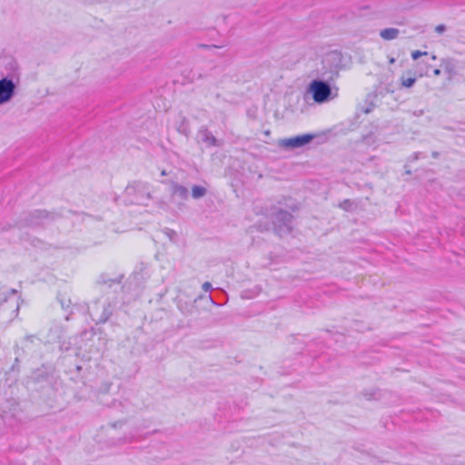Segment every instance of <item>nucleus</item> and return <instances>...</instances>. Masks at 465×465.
I'll return each instance as SVG.
<instances>
[{
	"mask_svg": "<svg viewBox=\"0 0 465 465\" xmlns=\"http://www.w3.org/2000/svg\"><path fill=\"white\" fill-rule=\"evenodd\" d=\"M384 90L389 93V92H392V90L389 87V86H385L384 87Z\"/></svg>",
	"mask_w": 465,
	"mask_h": 465,
	"instance_id": "nucleus-29",
	"label": "nucleus"
},
{
	"mask_svg": "<svg viewBox=\"0 0 465 465\" xmlns=\"http://www.w3.org/2000/svg\"><path fill=\"white\" fill-rule=\"evenodd\" d=\"M7 299H8V296L6 295V296H5L2 301H0V304H1L2 302H6V301H7Z\"/></svg>",
	"mask_w": 465,
	"mask_h": 465,
	"instance_id": "nucleus-31",
	"label": "nucleus"
},
{
	"mask_svg": "<svg viewBox=\"0 0 465 465\" xmlns=\"http://www.w3.org/2000/svg\"><path fill=\"white\" fill-rule=\"evenodd\" d=\"M411 114L415 117H420L424 114V111L422 109L415 110L411 112Z\"/></svg>",
	"mask_w": 465,
	"mask_h": 465,
	"instance_id": "nucleus-21",
	"label": "nucleus"
},
{
	"mask_svg": "<svg viewBox=\"0 0 465 465\" xmlns=\"http://www.w3.org/2000/svg\"><path fill=\"white\" fill-rule=\"evenodd\" d=\"M292 214L285 210L277 209L272 213V223L276 233L280 236L288 234L292 230Z\"/></svg>",
	"mask_w": 465,
	"mask_h": 465,
	"instance_id": "nucleus-5",
	"label": "nucleus"
},
{
	"mask_svg": "<svg viewBox=\"0 0 465 465\" xmlns=\"http://www.w3.org/2000/svg\"><path fill=\"white\" fill-rule=\"evenodd\" d=\"M435 31L439 34H442L446 31V26L444 25H439L435 27Z\"/></svg>",
	"mask_w": 465,
	"mask_h": 465,
	"instance_id": "nucleus-20",
	"label": "nucleus"
},
{
	"mask_svg": "<svg viewBox=\"0 0 465 465\" xmlns=\"http://www.w3.org/2000/svg\"><path fill=\"white\" fill-rule=\"evenodd\" d=\"M399 34V29L393 27L386 28L380 32L381 37L384 40H393L398 37Z\"/></svg>",
	"mask_w": 465,
	"mask_h": 465,
	"instance_id": "nucleus-11",
	"label": "nucleus"
},
{
	"mask_svg": "<svg viewBox=\"0 0 465 465\" xmlns=\"http://www.w3.org/2000/svg\"><path fill=\"white\" fill-rule=\"evenodd\" d=\"M202 287H203V290L204 292H210V291L213 289L212 284H211V282H205L203 284V286H202Z\"/></svg>",
	"mask_w": 465,
	"mask_h": 465,
	"instance_id": "nucleus-19",
	"label": "nucleus"
},
{
	"mask_svg": "<svg viewBox=\"0 0 465 465\" xmlns=\"http://www.w3.org/2000/svg\"><path fill=\"white\" fill-rule=\"evenodd\" d=\"M5 422L4 420V417L0 415V427L2 426V424Z\"/></svg>",
	"mask_w": 465,
	"mask_h": 465,
	"instance_id": "nucleus-30",
	"label": "nucleus"
},
{
	"mask_svg": "<svg viewBox=\"0 0 465 465\" xmlns=\"http://www.w3.org/2000/svg\"><path fill=\"white\" fill-rule=\"evenodd\" d=\"M166 234L170 239H173V237L176 234L173 230L167 229Z\"/></svg>",
	"mask_w": 465,
	"mask_h": 465,
	"instance_id": "nucleus-23",
	"label": "nucleus"
},
{
	"mask_svg": "<svg viewBox=\"0 0 465 465\" xmlns=\"http://www.w3.org/2000/svg\"><path fill=\"white\" fill-rule=\"evenodd\" d=\"M441 66H443L445 72L449 73L450 74L454 70V65H453L451 60H449V59L442 60Z\"/></svg>",
	"mask_w": 465,
	"mask_h": 465,
	"instance_id": "nucleus-13",
	"label": "nucleus"
},
{
	"mask_svg": "<svg viewBox=\"0 0 465 465\" xmlns=\"http://www.w3.org/2000/svg\"><path fill=\"white\" fill-rule=\"evenodd\" d=\"M116 306V302H111L107 299L97 300L94 302L93 305L88 309L89 314L96 324L106 322Z\"/></svg>",
	"mask_w": 465,
	"mask_h": 465,
	"instance_id": "nucleus-4",
	"label": "nucleus"
},
{
	"mask_svg": "<svg viewBox=\"0 0 465 465\" xmlns=\"http://www.w3.org/2000/svg\"><path fill=\"white\" fill-rule=\"evenodd\" d=\"M171 193L173 199L178 198L179 200H187L189 197L188 189L177 183L173 182L171 185Z\"/></svg>",
	"mask_w": 465,
	"mask_h": 465,
	"instance_id": "nucleus-10",
	"label": "nucleus"
},
{
	"mask_svg": "<svg viewBox=\"0 0 465 465\" xmlns=\"http://www.w3.org/2000/svg\"><path fill=\"white\" fill-rule=\"evenodd\" d=\"M370 112H371V109H366V110H364V113H365V114H369Z\"/></svg>",
	"mask_w": 465,
	"mask_h": 465,
	"instance_id": "nucleus-35",
	"label": "nucleus"
},
{
	"mask_svg": "<svg viewBox=\"0 0 465 465\" xmlns=\"http://www.w3.org/2000/svg\"><path fill=\"white\" fill-rule=\"evenodd\" d=\"M6 64L9 66L10 72L0 79V105L10 102L15 96L16 89L13 78L16 76L17 64L12 59H8Z\"/></svg>",
	"mask_w": 465,
	"mask_h": 465,
	"instance_id": "nucleus-2",
	"label": "nucleus"
},
{
	"mask_svg": "<svg viewBox=\"0 0 465 465\" xmlns=\"http://www.w3.org/2000/svg\"><path fill=\"white\" fill-rule=\"evenodd\" d=\"M134 438V435L130 436V437H127V436H124V438L120 439L119 440L122 442V443H125V442H129V441H132V440Z\"/></svg>",
	"mask_w": 465,
	"mask_h": 465,
	"instance_id": "nucleus-22",
	"label": "nucleus"
},
{
	"mask_svg": "<svg viewBox=\"0 0 465 465\" xmlns=\"http://www.w3.org/2000/svg\"><path fill=\"white\" fill-rule=\"evenodd\" d=\"M416 82V78L414 77H410V78H401V85L404 86V87H411Z\"/></svg>",
	"mask_w": 465,
	"mask_h": 465,
	"instance_id": "nucleus-14",
	"label": "nucleus"
},
{
	"mask_svg": "<svg viewBox=\"0 0 465 465\" xmlns=\"http://www.w3.org/2000/svg\"><path fill=\"white\" fill-rule=\"evenodd\" d=\"M420 154H421L420 153H415L414 155H413V159L414 160L419 159Z\"/></svg>",
	"mask_w": 465,
	"mask_h": 465,
	"instance_id": "nucleus-28",
	"label": "nucleus"
},
{
	"mask_svg": "<svg viewBox=\"0 0 465 465\" xmlns=\"http://www.w3.org/2000/svg\"><path fill=\"white\" fill-rule=\"evenodd\" d=\"M197 138L199 143H204L207 147H217L221 145L219 141L213 136V134L206 126H202L199 129L197 133Z\"/></svg>",
	"mask_w": 465,
	"mask_h": 465,
	"instance_id": "nucleus-9",
	"label": "nucleus"
},
{
	"mask_svg": "<svg viewBox=\"0 0 465 465\" xmlns=\"http://www.w3.org/2000/svg\"><path fill=\"white\" fill-rule=\"evenodd\" d=\"M8 293H9L10 295H15V294H16V293H17V291H16L15 289H10V290H9V292H8Z\"/></svg>",
	"mask_w": 465,
	"mask_h": 465,
	"instance_id": "nucleus-27",
	"label": "nucleus"
},
{
	"mask_svg": "<svg viewBox=\"0 0 465 465\" xmlns=\"http://www.w3.org/2000/svg\"><path fill=\"white\" fill-rule=\"evenodd\" d=\"M352 202H351L350 200L346 199L344 200L343 202H341L340 203V207L346 210V211H349L351 209V206H352Z\"/></svg>",
	"mask_w": 465,
	"mask_h": 465,
	"instance_id": "nucleus-17",
	"label": "nucleus"
},
{
	"mask_svg": "<svg viewBox=\"0 0 465 465\" xmlns=\"http://www.w3.org/2000/svg\"><path fill=\"white\" fill-rule=\"evenodd\" d=\"M438 155H439V153H438L437 152H433V153H432V156H433L434 158H437V157H438Z\"/></svg>",
	"mask_w": 465,
	"mask_h": 465,
	"instance_id": "nucleus-32",
	"label": "nucleus"
},
{
	"mask_svg": "<svg viewBox=\"0 0 465 465\" xmlns=\"http://www.w3.org/2000/svg\"><path fill=\"white\" fill-rule=\"evenodd\" d=\"M124 423V420H119V421H116V422L113 423V424H112V426H113L114 428L121 427Z\"/></svg>",
	"mask_w": 465,
	"mask_h": 465,
	"instance_id": "nucleus-24",
	"label": "nucleus"
},
{
	"mask_svg": "<svg viewBox=\"0 0 465 465\" xmlns=\"http://www.w3.org/2000/svg\"><path fill=\"white\" fill-rule=\"evenodd\" d=\"M313 138L314 135L306 134L283 139L280 142V144L285 148H300L311 143Z\"/></svg>",
	"mask_w": 465,
	"mask_h": 465,
	"instance_id": "nucleus-7",
	"label": "nucleus"
},
{
	"mask_svg": "<svg viewBox=\"0 0 465 465\" xmlns=\"http://www.w3.org/2000/svg\"><path fill=\"white\" fill-rule=\"evenodd\" d=\"M426 54H427V52H421V51L416 50L411 53V57L413 60H417L420 56L426 55Z\"/></svg>",
	"mask_w": 465,
	"mask_h": 465,
	"instance_id": "nucleus-18",
	"label": "nucleus"
},
{
	"mask_svg": "<svg viewBox=\"0 0 465 465\" xmlns=\"http://www.w3.org/2000/svg\"><path fill=\"white\" fill-rule=\"evenodd\" d=\"M207 193V190L205 187L201 185H193L192 187V197L193 199H200L203 197Z\"/></svg>",
	"mask_w": 465,
	"mask_h": 465,
	"instance_id": "nucleus-12",
	"label": "nucleus"
},
{
	"mask_svg": "<svg viewBox=\"0 0 465 465\" xmlns=\"http://www.w3.org/2000/svg\"><path fill=\"white\" fill-rule=\"evenodd\" d=\"M58 300H59V302H60V303H61L62 308H64V309L68 308V307H69V305H70V303H71L70 299H65V298H64V297H63L62 295H59V296H58Z\"/></svg>",
	"mask_w": 465,
	"mask_h": 465,
	"instance_id": "nucleus-16",
	"label": "nucleus"
},
{
	"mask_svg": "<svg viewBox=\"0 0 465 465\" xmlns=\"http://www.w3.org/2000/svg\"><path fill=\"white\" fill-rule=\"evenodd\" d=\"M311 94L317 104H324L338 95V90H332L331 84L324 80L314 79L307 87L306 94Z\"/></svg>",
	"mask_w": 465,
	"mask_h": 465,
	"instance_id": "nucleus-1",
	"label": "nucleus"
},
{
	"mask_svg": "<svg viewBox=\"0 0 465 465\" xmlns=\"http://www.w3.org/2000/svg\"><path fill=\"white\" fill-rule=\"evenodd\" d=\"M440 73H441L440 69H438V68H437V69H434V70H433V74H434L435 76H439V75L440 74Z\"/></svg>",
	"mask_w": 465,
	"mask_h": 465,
	"instance_id": "nucleus-26",
	"label": "nucleus"
},
{
	"mask_svg": "<svg viewBox=\"0 0 465 465\" xmlns=\"http://www.w3.org/2000/svg\"><path fill=\"white\" fill-rule=\"evenodd\" d=\"M365 396H366V398H367L368 400H371V397H372V394H371V395H370V396H368V394H365Z\"/></svg>",
	"mask_w": 465,
	"mask_h": 465,
	"instance_id": "nucleus-34",
	"label": "nucleus"
},
{
	"mask_svg": "<svg viewBox=\"0 0 465 465\" xmlns=\"http://www.w3.org/2000/svg\"><path fill=\"white\" fill-rule=\"evenodd\" d=\"M124 194L126 203L129 204H145L151 199L149 184L138 181L128 184Z\"/></svg>",
	"mask_w": 465,
	"mask_h": 465,
	"instance_id": "nucleus-3",
	"label": "nucleus"
},
{
	"mask_svg": "<svg viewBox=\"0 0 465 465\" xmlns=\"http://www.w3.org/2000/svg\"><path fill=\"white\" fill-rule=\"evenodd\" d=\"M395 62V59L394 58H391L390 59V64H393Z\"/></svg>",
	"mask_w": 465,
	"mask_h": 465,
	"instance_id": "nucleus-33",
	"label": "nucleus"
},
{
	"mask_svg": "<svg viewBox=\"0 0 465 465\" xmlns=\"http://www.w3.org/2000/svg\"><path fill=\"white\" fill-rule=\"evenodd\" d=\"M62 215L57 212H48L46 210H35L31 212L26 218V224L30 226L44 225L55 221Z\"/></svg>",
	"mask_w": 465,
	"mask_h": 465,
	"instance_id": "nucleus-6",
	"label": "nucleus"
},
{
	"mask_svg": "<svg viewBox=\"0 0 465 465\" xmlns=\"http://www.w3.org/2000/svg\"><path fill=\"white\" fill-rule=\"evenodd\" d=\"M18 310H19V305L16 306L15 312H18Z\"/></svg>",
	"mask_w": 465,
	"mask_h": 465,
	"instance_id": "nucleus-36",
	"label": "nucleus"
},
{
	"mask_svg": "<svg viewBox=\"0 0 465 465\" xmlns=\"http://www.w3.org/2000/svg\"><path fill=\"white\" fill-rule=\"evenodd\" d=\"M101 282H103V284H105V285L108 284L111 287L113 284H118L120 282V281L115 280V279H105L104 276H102Z\"/></svg>",
	"mask_w": 465,
	"mask_h": 465,
	"instance_id": "nucleus-15",
	"label": "nucleus"
},
{
	"mask_svg": "<svg viewBox=\"0 0 465 465\" xmlns=\"http://www.w3.org/2000/svg\"><path fill=\"white\" fill-rule=\"evenodd\" d=\"M341 63V55L338 52L328 53L322 59V64L331 74H338Z\"/></svg>",
	"mask_w": 465,
	"mask_h": 465,
	"instance_id": "nucleus-8",
	"label": "nucleus"
},
{
	"mask_svg": "<svg viewBox=\"0 0 465 465\" xmlns=\"http://www.w3.org/2000/svg\"><path fill=\"white\" fill-rule=\"evenodd\" d=\"M35 336L33 335H27L25 336V340L29 342H33Z\"/></svg>",
	"mask_w": 465,
	"mask_h": 465,
	"instance_id": "nucleus-25",
	"label": "nucleus"
}]
</instances>
